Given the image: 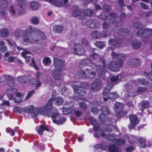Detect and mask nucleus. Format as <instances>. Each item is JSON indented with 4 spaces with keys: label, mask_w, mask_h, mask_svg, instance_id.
<instances>
[{
    "label": "nucleus",
    "mask_w": 152,
    "mask_h": 152,
    "mask_svg": "<svg viewBox=\"0 0 152 152\" xmlns=\"http://www.w3.org/2000/svg\"><path fill=\"white\" fill-rule=\"evenodd\" d=\"M17 91V90L15 89H8L7 91V95L9 99L10 100L13 98V94Z\"/></svg>",
    "instance_id": "25"
},
{
    "label": "nucleus",
    "mask_w": 152,
    "mask_h": 152,
    "mask_svg": "<svg viewBox=\"0 0 152 152\" xmlns=\"http://www.w3.org/2000/svg\"><path fill=\"white\" fill-rule=\"evenodd\" d=\"M98 18L101 19L106 20L108 18L107 14L105 12H103L98 16Z\"/></svg>",
    "instance_id": "41"
},
{
    "label": "nucleus",
    "mask_w": 152,
    "mask_h": 152,
    "mask_svg": "<svg viewBox=\"0 0 152 152\" xmlns=\"http://www.w3.org/2000/svg\"><path fill=\"white\" fill-rule=\"evenodd\" d=\"M40 73L39 72H37L36 74V77L37 78H38L40 75ZM31 83L35 85V88L37 89L38 88L40 87L41 85V82L39 81V80L36 78L32 79L31 80Z\"/></svg>",
    "instance_id": "12"
},
{
    "label": "nucleus",
    "mask_w": 152,
    "mask_h": 152,
    "mask_svg": "<svg viewBox=\"0 0 152 152\" xmlns=\"http://www.w3.org/2000/svg\"><path fill=\"white\" fill-rule=\"evenodd\" d=\"M56 95V91H53L52 98L49 100L46 105L44 107H39V108L41 109V110L39 111V112H40L39 114L44 115L48 112L50 110L53 109L52 107V103H54L56 104L57 103Z\"/></svg>",
    "instance_id": "6"
},
{
    "label": "nucleus",
    "mask_w": 152,
    "mask_h": 152,
    "mask_svg": "<svg viewBox=\"0 0 152 152\" xmlns=\"http://www.w3.org/2000/svg\"><path fill=\"white\" fill-rule=\"evenodd\" d=\"M26 77L24 76H20L18 78V81L21 83H24L26 82Z\"/></svg>",
    "instance_id": "46"
},
{
    "label": "nucleus",
    "mask_w": 152,
    "mask_h": 152,
    "mask_svg": "<svg viewBox=\"0 0 152 152\" xmlns=\"http://www.w3.org/2000/svg\"><path fill=\"white\" fill-rule=\"evenodd\" d=\"M14 111L16 112L21 113L23 111V110L20 107H16L14 108Z\"/></svg>",
    "instance_id": "53"
},
{
    "label": "nucleus",
    "mask_w": 152,
    "mask_h": 152,
    "mask_svg": "<svg viewBox=\"0 0 152 152\" xmlns=\"http://www.w3.org/2000/svg\"><path fill=\"white\" fill-rule=\"evenodd\" d=\"M140 4L141 7L144 10H146L148 9V6L145 4L143 3H140Z\"/></svg>",
    "instance_id": "61"
},
{
    "label": "nucleus",
    "mask_w": 152,
    "mask_h": 152,
    "mask_svg": "<svg viewBox=\"0 0 152 152\" xmlns=\"http://www.w3.org/2000/svg\"><path fill=\"white\" fill-rule=\"evenodd\" d=\"M73 52L78 55H82L85 53V50L83 45L80 44H76L74 46Z\"/></svg>",
    "instance_id": "8"
},
{
    "label": "nucleus",
    "mask_w": 152,
    "mask_h": 152,
    "mask_svg": "<svg viewBox=\"0 0 152 152\" xmlns=\"http://www.w3.org/2000/svg\"><path fill=\"white\" fill-rule=\"evenodd\" d=\"M81 13L82 12L81 11L76 10L73 12L72 15L73 16L75 17H77L80 15Z\"/></svg>",
    "instance_id": "43"
},
{
    "label": "nucleus",
    "mask_w": 152,
    "mask_h": 152,
    "mask_svg": "<svg viewBox=\"0 0 152 152\" xmlns=\"http://www.w3.org/2000/svg\"><path fill=\"white\" fill-rule=\"evenodd\" d=\"M82 43L84 45L89 47V45L87 39L86 38H83L82 40Z\"/></svg>",
    "instance_id": "49"
},
{
    "label": "nucleus",
    "mask_w": 152,
    "mask_h": 152,
    "mask_svg": "<svg viewBox=\"0 0 152 152\" xmlns=\"http://www.w3.org/2000/svg\"><path fill=\"white\" fill-rule=\"evenodd\" d=\"M73 109L71 108H63L62 109L63 113L65 114H67L70 113L72 111Z\"/></svg>",
    "instance_id": "42"
},
{
    "label": "nucleus",
    "mask_w": 152,
    "mask_h": 152,
    "mask_svg": "<svg viewBox=\"0 0 152 152\" xmlns=\"http://www.w3.org/2000/svg\"><path fill=\"white\" fill-rule=\"evenodd\" d=\"M30 65L31 66L34 67L36 70H38V67L36 65L35 61L33 59H32L31 60V63L30 64Z\"/></svg>",
    "instance_id": "55"
},
{
    "label": "nucleus",
    "mask_w": 152,
    "mask_h": 152,
    "mask_svg": "<svg viewBox=\"0 0 152 152\" xmlns=\"http://www.w3.org/2000/svg\"><path fill=\"white\" fill-rule=\"evenodd\" d=\"M16 96L17 97L20 98H18L14 99V100L15 103H20L22 102V99H21L20 97L21 96V94L19 92L17 93L16 94Z\"/></svg>",
    "instance_id": "40"
},
{
    "label": "nucleus",
    "mask_w": 152,
    "mask_h": 152,
    "mask_svg": "<svg viewBox=\"0 0 152 152\" xmlns=\"http://www.w3.org/2000/svg\"><path fill=\"white\" fill-rule=\"evenodd\" d=\"M34 92V91L32 90L31 91H29L28 94L27 96L25 99H28L31 97L33 94Z\"/></svg>",
    "instance_id": "51"
},
{
    "label": "nucleus",
    "mask_w": 152,
    "mask_h": 152,
    "mask_svg": "<svg viewBox=\"0 0 152 152\" xmlns=\"http://www.w3.org/2000/svg\"><path fill=\"white\" fill-rule=\"evenodd\" d=\"M41 109L39 107L34 108L32 105L26 107L24 109L25 112L33 114L35 115L39 114V111Z\"/></svg>",
    "instance_id": "7"
},
{
    "label": "nucleus",
    "mask_w": 152,
    "mask_h": 152,
    "mask_svg": "<svg viewBox=\"0 0 152 152\" xmlns=\"http://www.w3.org/2000/svg\"><path fill=\"white\" fill-rule=\"evenodd\" d=\"M133 26L134 28L139 29L136 33V35L139 37H142V33H140L141 32H142L143 30L142 24L139 22L135 23L133 24Z\"/></svg>",
    "instance_id": "15"
},
{
    "label": "nucleus",
    "mask_w": 152,
    "mask_h": 152,
    "mask_svg": "<svg viewBox=\"0 0 152 152\" xmlns=\"http://www.w3.org/2000/svg\"><path fill=\"white\" fill-rule=\"evenodd\" d=\"M102 110L103 114H102L100 115L99 118L101 120L104 121H105L104 119L105 117L104 115L109 114L110 113V111L108 108L106 106H103L102 107Z\"/></svg>",
    "instance_id": "14"
},
{
    "label": "nucleus",
    "mask_w": 152,
    "mask_h": 152,
    "mask_svg": "<svg viewBox=\"0 0 152 152\" xmlns=\"http://www.w3.org/2000/svg\"><path fill=\"white\" fill-rule=\"evenodd\" d=\"M84 15L87 16H89L92 15L93 12L90 10H86L84 12Z\"/></svg>",
    "instance_id": "48"
},
{
    "label": "nucleus",
    "mask_w": 152,
    "mask_h": 152,
    "mask_svg": "<svg viewBox=\"0 0 152 152\" xmlns=\"http://www.w3.org/2000/svg\"><path fill=\"white\" fill-rule=\"evenodd\" d=\"M138 142L141 145L142 148H145L146 146L145 142L146 140L145 139L142 137H138Z\"/></svg>",
    "instance_id": "32"
},
{
    "label": "nucleus",
    "mask_w": 152,
    "mask_h": 152,
    "mask_svg": "<svg viewBox=\"0 0 152 152\" xmlns=\"http://www.w3.org/2000/svg\"><path fill=\"white\" fill-rule=\"evenodd\" d=\"M0 3H1V6L3 8L6 7L7 6L6 2L4 0H0ZM1 4H0V7Z\"/></svg>",
    "instance_id": "59"
},
{
    "label": "nucleus",
    "mask_w": 152,
    "mask_h": 152,
    "mask_svg": "<svg viewBox=\"0 0 152 152\" xmlns=\"http://www.w3.org/2000/svg\"><path fill=\"white\" fill-rule=\"evenodd\" d=\"M123 105L121 103L117 102L114 106L115 111L117 113L119 114L123 109Z\"/></svg>",
    "instance_id": "19"
},
{
    "label": "nucleus",
    "mask_w": 152,
    "mask_h": 152,
    "mask_svg": "<svg viewBox=\"0 0 152 152\" xmlns=\"http://www.w3.org/2000/svg\"><path fill=\"white\" fill-rule=\"evenodd\" d=\"M113 87V86L111 85L110 86L107 85L104 88L103 92V95L104 96L103 100L105 102L107 101V98L106 97L108 95V94L110 93L109 91L111 89L112 87Z\"/></svg>",
    "instance_id": "18"
},
{
    "label": "nucleus",
    "mask_w": 152,
    "mask_h": 152,
    "mask_svg": "<svg viewBox=\"0 0 152 152\" xmlns=\"http://www.w3.org/2000/svg\"><path fill=\"white\" fill-rule=\"evenodd\" d=\"M31 22L32 23L34 24H37L39 23L38 19L36 18H32L31 20Z\"/></svg>",
    "instance_id": "57"
},
{
    "label": "nucleus",
    "mask_w": 152,
    "mask_h": 152,
    "mask_svg": "<svg viewBox=\"0 0 152 152\" xmlns=\"http://www.w3.org/2000/svg\"><path fill=\"white\" fill-rule=\"evenodd\" d=\"M4 78L7 85L11 87L14 86V79L13 77L10 75H4Z\"/></svg>",
    "instance_id": "13"
},
{
    "label": "nucleus",
    "mask_w": 152,
    "mask_h": 152,
    "mask_svg": "<svg viewBox=\"0 0 152 152\" xmlns=\"http://www.w3.org/2000/svg\"><path fill=\"white\" fill-rule=\"evenodd\" d=\"M119 32L120 34L124 36H128L129 34L128 30L126 29H121Z\"/></svg>",
    "instance_id": "38"
},
{
    "label": "nucleus",
    "mask_w": 152,
    "mask_h": 152,
    "mask_svg": "<svg viewBox=\"0 0 152 152\" xmlns=\"http://www.w3.org/2000/svg\"><path fill=\"white\" fill-rule=\"evenodd\" d=\"M64 30V28L61 25L58 26V33H61Z\"/></svg>",
    "instance_id": "60"
},
{
    "label": "nucleus",
    "mask_w": 152,
    "mask_h": 152,
    "mask_svg": "<svg viewBox=\"0 0 152 152\" xmlns=\"http://www.w3.org/2000/svg\"><path fill=\"white\" fill-rule=\"evenodd\" d=\"M54 61V65L55 67V71L53 72L52 73V76L56 80L57 79V74L56 69H57V58L56 57L54 58L53 59Z\"/></svg>",
    "instance_id": "27"
},
{
    "label": "nucleus",
    "mask_w": 152,
    "mask_h": 152,
    "mask_svg": "<svg viewBox=\"0 0 152 152\" xmlns=\"http://www.w3.org/2000/svg\"><path fill=\"white\" fill-rule=\"evenodd\" d=\"M112 58L113 59H117V62H112L109 65V68L111 70L114 72L119 71V68L123 64V61L126 58V56L122 54H118L113 52L112 54Z\"/></svg>",
    "instance_id": "3"
},
{
    "label": "nucleus",
    "mask_w": 152,
    "mask_h": 152,
    "mask_svg": "<svg viewBox=\"0 0 152 152\" xmlns=\"http://www.w3.org/2000/svg\"><path fill=\"white\" fill-rule=\"evenodd\" d=\"M125 87L126 90H127V91L128 92V93H129V95L126 94L125 96V97L127 99V98H129V97H130L132 95H131V92L132 91L131 90V89L132 88V87L131 85H126L125 86Z\"/></svg>",
    "instance_id": "36"
},
{
    "label": "nucleus",
    "mask_w": 152,
    "mask_h": 152,
    "mask_svg": "<svg viewBox=\"0 0 152 152\" xmlns=\"http://www.w3.org/2000/svg\"><path fill=\"white\" fill-rule=\"evenodd\" d=\"M106 138L109 141H113L115 140V138L114 136L110 134L106 135Z\"/></svg>",
    "instance_id": "44"
},
{
    "label": "nucleus",
    "mask_w": 152,
    "mask_h": 152,
    "mask_svg": "<svg viewBox=\"0 0 152 152\" xmlns=\"http://www.w3.org/2000/svg\"><path fill=\"white\" fill-rule=\"evenodd\" d=\"M135 149V148L133 146H131L128 148H127L126 149V151L128 152H130L131 151H133Z\"/></svg>",
    "instance_id": "64"
},
{
    "label": "nucleus",
    "mask_w": 152,
    "mask_h": 152,
    "mask_svg": "<svg viewBox=\"0 0 152 152\" xmlns=\"http://www.w3.org/2000/svg\"><path fill=\"white\" fill-rule=\"evenodd\" d=\"M118 97V95L116 93V92H113L112 93H110L107 96L106 98L108 99H114L117 98Z\"/></svg>",
    "instance_id": "34"
},
{
    "label": "nucleus",
    "mask_w": 152,
    "mask_h": 152,
    "mask_svg": "<svg viewBox=\"0 0 152 152\" xmlns=\"http://www.w3.org/2000/svg\"><path fill=\"white\" fill-rule=\"evenodd\" d=\"M19 5L11 7V11L13 16L17 17L23 14L26 8V2L24 0H18Z\"/></svg>",
    "instance_id": "4"
},
{
    "label": "nucleus",
    "mask_w": 152,
    "mask_h": 152,
    "mask_svg": "<svg viewBox=\"0 0 152 152\" xmlns=\"http://www.w3.org/2000/svg\"><path fill=\"white\" fill-rule=\"evenodd\" d=\"M86 25L88 27L92 28H95L98 27L99 24L96 20H88L86 21Z\"/></svg>",
    "instance_id": "11"
},
{
    "label": "nucleus",
    "mask_w": 152,
    "mask_h": 152,
    "mask_svg": "<svg viewBox=\"0 0 152 152\" xmlns=\"http://www.w3.org/2000/svg\"><path fill=\"white\" fill-rule=\"evenodd\" d=\"M130 123L129 125V128L131 129H133L139 122V120L137 117L134 115H131L129 117Z\"/></svg>",
    "instance_id": "9"
},
{
    "label": "nucleus",
    "mask_w": 152,
    "mask_h": 152,
    "mask_svg": "<svg viewBox=\"0 0 152 152\" xmlns=\"http://www.w3.org/2000/svg\"><path fill=\"white\" fill-rule=\"evenodd\" d=\"M29 5L31 9L35 10L39 9L40 5L37 2L33 1L29 3Z\"/></svg>",
    "instance_id": "24"
},
{
    "label": "nucleus",
    "mask_w": 152,
    "mask_h": 152,
    "mask_svg": "<svg viewBox=\"0 0 152 152\" xmlns=\"http://www.w3.org/2000/svg\"><path fill=\"white\" fill-rule=\"evenodd\" d=\"M65 65L63 61L60 59L58 60V72L61 71L65 69Z\"/></svg>",
    "instance_id": "22"
},
{
    "label": "nucleus",
    "mask_w": 152,
    "mask_h": 152,
    "mask_svg": "<svg viewBox=\"0 0 152 152\" xmlns=\"http://www.w3.org/2000/svg\"><path fill=\"white\" fill-rule=\"evenodd\" d=\"M72 88L75 92L77 94H79L80 95H83L86 94V92L83 89L78 86L74 85L72 86Z\"/></svg>",
    "instance_id": "16"
},
{
    "label": "nucleus",
    "mask_w": 152,
    "mask_h": 152,
    "mask_svg": "<svg viewBox=\"0 0 152 152\" xmlns=\"http://www.w3.org/2000/svg\"><path fill=\"white\" fill-rule=\"evenodd\" d=\"M63 102V99L61 97L58 98V105H61Z\"/></svg>",
    "instance_id": "62"
},
{
    "label": "nucleus",
    "mask_w": 152,
    "mask_h": 152,
    "mask_svg": "<svg viewBox=\"0 0 152 152\" xmlns=\"http://www.w3.org/2000/svg\"><path fill=\"white\" fill-rule=\"evenodd\" d=\"M96 45L100 48H102L104 47V44L103 42L97 41L95 43Z\"/></svg>",
    "instance_id": "45"
},
{
    "label": "nucleus",
    "mask_w": 152,
    "mask_h": 152,
    "mask_svg": "<svg viewBox=\"0 0 152 152\" xmlns=\"http://www.w3.org/2000/svg\"><path fill=\"white\" fill-rule=\"evenodd\" d=\"M110 15L111 17L109 19L110 22L113 24H117L118 22L116 19L117 15L115 13L111 12L110 13Z\"/></svg>",
    "instance_id": "20"
},
{
    "label": "nucleus",
    "mask_w": 152,
    "mask_h": 152,
    "mask_svg": "<svg viewBox=\"0 0 152 152\" xmlns=\"http://www.w3.org/2000/svg\"><path fill=\"white\" fill-rule=\"evenodd\" d=\"M149 104V102L148 101L143 102L142 104V108H147Z\"/></svg>",
    "instance_id": "50"
},
{
    "label": "nucleus",
    "mask_w": 152,
    "mask_h": 152,
    "mask_svg": "<svg viewBox=\"0 0 152 152\" xmlns=\"http://www.w3.org/2000/svg\"><path fill=\"white\" fill-rule=\"evenodd\" d=\"M116 142L117 144L120 145L124 144L125 143V140L121 139L117 140Z\"/></svg>",
    "instance_id": "58"
},
{
    "label": "nucleus",
    "mask_w": 152,
    "mask_h": 152,
    "mask_svg": "<svg viewBox=\"0 0 152 152\" xmlns=\"http://www.w3.org/2000/svg\"><path fill=\"white\" fill-rule=\"evenodd\" d=\"M101 83L99 80H96L91 83V89L93 91L99 90L101 87Z\"/></svg>",
    "instance_id": "10"
},
{
    "label": "nucleus",
    "mask_w": 152,
    "mask_h": 152,
    "mask_svg": "<svg viewBox=\"0 0 152 152\" xmlns=\"http://www.w3.org/2000/svg\"><path fill=\"white\" fill-rule=\"evenodd\" d=\"M113 87V86L111 85L110 86L107 85L104 88L103 92V95L104 96L103 100L105 102L107 101V98L106 97L108 95V94L110 93L109 91L111 89L112 87Z\"/></svg>",
    "instance_id": "17"
},
{
    "label": "nucleus",
    "mask_w": 152,
    "mask_h": 152,
    "mask_svg": "<svg viewBox=\"0 0 152 152\" xmlns=\"http://www.w3.org/2000/svg\"><path fill=\"white\" fill-rule=\"evenodd\" d=\"M30 52L27 50H24L21 53L22 56L26 59V61L27 63L29 62L30 61Z\"/></svg>",
    "instance_id": "23"
},
{
    "label": "nucleus",
    "mask_w": 152,
    "mask_h": 152,
    "mask_svg": "<svg viewBox=\"0 0 152 152\" xmlns=\"http://www.w3.org/2000/svg\"><path fill=\"white\" fill-rule=\"evenodd\" d=\"M111 81L113 82H116L118 80V77L117 76H113L110 77Z\"/></svg>",
    "instance_id": "52"
},
{
    "label": "nucleus",
    "mask_w": 152,
    "mask_h": 152,
    "mask_svg": "<svg viewBox=\"0 0 152 152\" xmlns=\"http://www.w3.org/2000/svg\"><path fill=\"white\" fill-rule=\"evenodd\" d=\"M127 138L129 139V142L131 144L136 143L138 140V137L133 135H130L129 137L127 136Z\"/></svg>",
    "instance_id": "28"
},
{
    "label": "nucleus",
    "mask_w": 152,
    "mask_h": 152,
    "mask_svg": "<svg viewBox=\"0 0 152 152\" xmlns=\"http://www.w3.org/2000/svg\"><path fill=\"white\" fill-rule=\"evenodd\" d=\"M0 34L3 37H6L9 34L8 30L5 28H3L1 30Z\"/></svg>",
    "instance_id": "35"
},
{
    "label": "nucleus",
    "mask_w": 152,
    "mask_h": 152,
    "mask_svg": "<svg viewBox=\"0 0 152 152\" xmlns=\"http://www.w3.org/2000/svg\"><path fill=\"white\" fill-rule=\"evenodd\" d=\"M31 33L24 34L23 36V40L27 42L35 43L39 40L41 38L44 39L45 36L44 33L40 31L35 28H31Z\"/></svg>",
    "instance_id": "2"
},
{
    "label": "nucleus",
    "mask_w": 152,
    "mask_h": 152,
    "mask_svg": "<svg viewBox=\"0 0 152 152\" xmlns=\"http://www.w3.org/2000/svg\"><path fill=\"white\" fill-rule=\"evenodd\" d=\"M85 66H89V67L86 68L85 71H80L79 74L80 78H92L95 77L96 71L101 75L103 74L105 72H102L101 71L100 72H99L98 67H97L96 64L88 59H84L80 62L79 66L80 68Z\"/></svg>",
    "instance_id": "1"
},
{
    "label": "nucleus",
    "mask_w": 152,
    "mask_h": 152,
    "mask_svg": "<svg viewBox=\"0 0 152 152\" xmlns=\"http://www.w3.org/2000/svg\"><path fill=\"white\" fill-rule=\"evenodd\" d=\"M91 35L93 38L97 39L101 36V33L100 31L94 30L91 32Z\"/></svg>",
    "instance_id": "30"
},
{
    "label": "nucleus",
    "mask_w": 152,
    "mask_h": 152,
    "mask_svg": "<svg viewBox=\"0 0 152 152\" xmlns=\"http://www.w3.org/2000/svg\"><path fill=\"white\" fill-rule=\"evenodd\" d=\"M80 106L83 110H85L87 108L86 105L84 103H80Z\"/></svg>",
    "instance_id": "63"
},
{
    "label": "nucleus",
    "mask_w": 152,
    "mask_h": 152,
    "mask_svg": "<svg viewBox=\"0 0 152 152\" xmlns=\"http://www.w3.org/2000/svg\"><path fill=\"white\" fill-rule=\"evenodd\" d=\"M110 152H118V148L114 145H110L109 147Z\"/></svg>",
    "instance_id": "39"
},
{
    "label": "nucleus",
    "mask_w": 152,
    "mask_h": 152,
    "mask_svg": "<svg viewBox=\"0 0 152 152\" xmlns=\"http://www.w3.org/2000/svg\"><path fill=\"white\" fill-rule=\"evenodd\" d=\"M138 82L141 85H146L148 84L147 82L145 81L144 79H139Z\"/></svg>",
    "instance_id": "56"
},
{
    "label": "nucleus",
    "mask_w": 152,
    "mask_h": 152,
    "mask_svg": "<svg viewBox=\"0 0 152 152\" xmlns=\"http://www.w3.org/2000/svg\"><path fill=\"white\" fill-rule=\"evenodd\" d=\"M45 130L48 131L49 130L47 126L44 125H41L40 126L39 128L38 129L37 132L39 134L42 135Z\"/></svg>",
    "instance_id": "29"
},
{
    "label": "nucleus",
    "mask_w": 152,
    "mask_h": 152,
    "mask_svg": "<svg viewBox=\"0 0 152 152\" xmlns=\"http://www.w3.org/2000/svg\"><path fill=\"white\" fill-rule=\"evenodd\" d=\"M147 89L145 87H139L137 89V92L139 93H141L145 91Z\"/></svg>",
    "instance_id": "47"
},
{
    "label": "nucleus",
    "mask_w": 152,
    "mask_h": 152,
    "mask_svg": "<svg viewBox=\"0 0 152 152\" xmlns=\"http://www.w3.org/2000/svg\"><path fill=\"white\" fill-rule=\"evenodd\" d=\"M140 33H142V36L141 37H143L147 36H149L152 34V29H144L143 28L142 32H141Z\"/></svg>",
    "instance_id": "26"
},
{
    "label": "nucleus",
    "mask_w": 152,
    "mask_h": 152,
    "mask_svg": "<svg viewBox=\"0 0 152 152\" xmlns=\"http://www.w3.org/2000/svg\"><path fill=\"white\" fill-rule=\"evenodd\" d=\"M141 44L139 41H134L132 43V46L133 48L135 49H138L140 48L141 46Z\"/></svg>",
    "instance_id": "37"
},
{
    "label": "nucleus",
    "mask_w": 152,
    "mask_h": 152,
    "mask_svg": "<svg viewBox=\"0 0 152 152\" xmlns=\"http://www.w3.org/2000/svg\"><path fill=\"white\" fill-rule=\"evenodd\" d=\"M50 117L51 118L53 122L55 124H57V113L56 112H51L50 114Z\"/></svg>",
    "instance_id": "33"
},
{
    "label": "nucleus",
    "mask_w": 152,
    "mask_h": 152,
    "mask_svg": "<svg viewBox=\"0 0 152 152\" xmlns=\"http://www.w3.org/2000/svg\"><path fill=\"white\" fill-rule=\"evenodd\" d=\"M110 26V24L108 23L106 21H104V22L102 26L104 28H108Z\"/></svg>",
    "instance_id": "54"
},
{
    "label": "nucleus",
    "mask_w": 152,
    "mask_h": 152,
    "mask_svg": "<svg viewBox=\"0 0 152 152\" xmlns=\"http://www.w3.org/2000/svg\"><path fill=\"white\" fill-rule=\"evenodd\" d=\"M109 44L111 45L114 46H118L121 42V40L118 39H115L114 40L113 39H109Z\"/></svg>",
    "instance_id": "21"
},
{
    "label": "nucleus",
    "mask_w": 152,
    "mask_h": 152,
    "mask_svg": "<svg viewBox=\"0 0 152 152\" xmlns=\"http://www.w3.org/2000/svg\"><path fill=\"white\" fill-rule=\"evenodd\" d=\"M90 59L91 60L96 61V63L98 67L99 72L101 71L104 72L105 70L106 64L105 60L102 56H99L96 54H93L90 56Z\"/></svg>",
    "instance_id": "5"
},
{
    "label": "nucleus",
    "mask_w": 152,
    "mask_h": 152,
    "mask_svg": "<svg viewBox=\"0 0 152 152\" xmlns=\"http://www.w3.org/2000/svg\"><path fill=\"white\" fill-rule=\"evenodd\" d=\"M42 63L44 65L48 66L51 64V61L49 57H46L43 59Z\"/></svg>",
    "instance_id": "31"
}]
</instances>
